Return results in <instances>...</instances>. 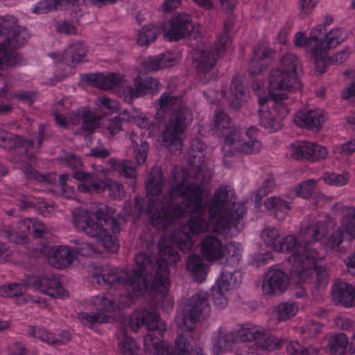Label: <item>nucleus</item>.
<instances>
[{"mask_svg": "<svg viewBox=\"0 0 355 355\" xmlns=\"http://www.w3.org/2000/svg\"><path fill=\"white\" fill-rule=\"evenodd\" d=\"M190 175L184 168L176 166L173 170V180L168 193L159 198L162 191L164 177L161 169L153 166L146 180L148 200L147 211L152 225L157 230H163L178 222L187 214L196 213L189 218L182 227V231L173 234L171 240L183 252L193 246L192 236L206 232H213L227 237L236 236V229L223 223L216 216L208 220L202 215L203 189L196 182H190Z\"/></svg>", "mask_w": 355, "mask_h": 355, "instance_id": "obj_1", "label": "nucleus"}, {"mask_svg": "<svg viewBox=\"0 0 355 355\" xmlns=\"http://www.w3.org/2000/svg\"><path fill=\"white\" fill-rule=\"evenodd\" d=\"M157 109L171 112L162 133V142L173 154H179L182 148L183 135L193 121V114L181 98L164 93L158 100Z\"/></svg>", "mask_w": 355, "mask_h": 355, "instance_id": "obj_2", "label": "nucleus"}, {"mask_svg": "<svg viewBox=\"0 0 355 355\" xmlns=\"http://www.w3.org/2000/svg\"><path fill=\"white\" fill-rule=\"evenodd\" d=\"M135 266L128 274L119 268H105L101 273L94 275V279L99 285L111 287H122L125 290H132L131 296H139L145 293L148 289V283L144 277L143 270L147 273L152 268L149 259L144 253H139L135 257Z\"/></svg>", "mask_w": 355, "mask_h": 355, "instance_id": "obj_3", "label": "nucleus"}, {"mask_svg": "<svg viewBox=\"0 0 355 355\" xmlns=\"http://www.w3.org/2000/svg\"><path fill=\"white\" fill-rule=\"evenodd\" d=\"M234 195L232 187L220 186L214 191L212 199L207 202V206L211 218L216 216L230 227L232 226L236 229V235L243 227L246 209L244 204L233 201Z\"/></svg>", "mask_w": 355, "mask_h": 355, "instance_id": "obj_4", "label": "nucleus"}, {"mask_svg": "<svg viewBox=\"0 0 355 355\" xmlns=\"http://www.w3.org/2000/svg\"><path fill=\"white\" fill-rule=\"evenodd\" d=\"M73 225L87 236L96 238L109 251L116 252L118 244L114 235L118 228L114 227L112 218H94V216L86 209H77L73 213Z\"/></svg>", "mask_w": 355, "mask_h": 355, "instance_id": "obj_5", "label": "nucleus"}, {"mask_svg": "<svg viewBox=\"0 0 355 355\" xmlns=\"http://www.w3.org/2000/svg\"><path fill=\"white\" fill-rule=\"evenodd\" d=\"M277 252L292 254L288 261L291 266V272L299 282H304L311 275V268L320 257L318 252L312 248L301 246V243L292 234L284 237L276 246Z\"/></svg>", "mask_w": 355, "mask_h": 355, "instance_id": "obj_6", "label": "nucleus"}, {"mask_svg": "<svg viewBox=\"0 0 355 355\" xmlns=\"http://www.w3.org/2000/svg\"><path fill=\"white\" fill-rule=\"evenodd\" d=\"M0 71L8 66L18 64L21 58L11 49L24 44L29 37L26 29L17 24L13 16L0 18Z\"/></svg>", "mask_w": 355, "mask_h": 355, "instance_id": "obj_7", "label": "nucleus"}, {"mask_svg": "<svg viewBox=\"0 0 355 355\" xmlns=\"http://www.w3.org/2000/svg\"><path fill=\"white\" fill-rule=\"evenodd\" d=\"M159 256L155 264L151 259L145 254L150 260L152 268L147 273L143 270L146 282L148 283V289L152 294H160L164 295L167 293L169 286L168 274L170 270L168 266L176 264L180 260L179 253L171 246H164L159 243Z\"/></svg>", "mask_w": 355, "mask_h": 355, "instance_id": "obj_8", "label": "nucleus"}, {"mask_svg": "<svg viewBox=\"0 0 355 355\" xmlns=\"http://www.w3.org/2000/svg\"><path fill=\"white\" fill-rule=\"evenodd\" d=\"M230 44V36L227 33H223L217 37L214 49L197 48L193 50V59L199 82L205 85L215 79L214 67L216 58L227 49Z\"/></svg>", "mask_w": 355, "mask_h": 355, "instance_id": "obj_9", "label": "nucleus"}, {"mask_svg": "<svg viewBox=\"0 0 355 355\" xmlns=\"http://www.w3.org/2000/svg\"><path fill=\"white\" fill-rule=\"evenodd\" d=\"M210 312L211 306L207 295L204 293H198L189 299L183 311L177 314L175 322L180 329L191 331L198 321L209 316Z\"/></svg>", "mask_w": 355, "mask_h": 355, "instance_id": "obj_10", "label": "nucleus"}, {"mask_svg": "<svg viewBox=\"0 0 355 355\" xmlns=\"http://www.w3.org/2000/svg\"><path fill=\"white\" fill-rule=\"evenodd\" d=\"M336 207L342 214L340 225L327 238L324 248L327 250L340 252L344 233L351 239L355 238V207L341 205H336Z\"/></svg>", "mask_w": 355, "mask_h": 355, "instance_id": "obj_11", "label": "nucleus"}, {"mask_svg": "<svg viewBox=\"0 0 355 355\" xmlns=\"http://www.w3.org/2000/svg\"><path fill=\"white\" fill-rule=\"evenodd\" d=\"M324 32V26L318 24L313 28L309 37L304 33L297 32L294 37V44L296 46H304L310 58L313 61L315 70L319 73H324V65L321 62V56L324 55V50L319 51L320 35Z\"/></svg>", "mask_w": 355, "mask_h": 355, "instance_id": "obj_12", "label": "nucleus"}, {"mask_svg": "<svg viewBox=\"0 0 355 355\" xmlns=\"http://www.w3.org/2000/svg\"><path fill=\"white\" fill-rule=\"evenodd\" d=\"M162 28L166 39L176 41L189 35L194 31L195 26L189 15L180 13L164 22Z\"/></svg>", "mask_w": 355, "mask_h": 355, "instance_id": "obj_13", "label": "nucleus"}, {"mask_svg": "<svg viewBox=\"0 0 355 355\" xmlns=\"http://www.w3.org/2000/svg\"><path fill=\"white\" fill-rule=\"evenodd\" d=\"M90 302L99 313H109L114 311L117 309H120L129 306L132 303V299L130 293L127 295L119 297L112 293L107 292L93 296L90 300Z\"/></svg>", "mask_w": 355, "mask_h": 355, "instance_id": "obj_14", "label": "nucleus"}, {"mask_svg": "<svg viewBox=\"0 0 355 355\" xmlns=\"http://www.w3.org/2000/svg\"><path fill=\"white\" fill-rule=\"evenodd\" d=\"M288 285L287 273L279 269H270L265 273L261 287L264 295L277 296L284 293Z\"/></svg>", "mask_w": 355, "mask_h": 355, "instance_id": "obj_15", "label": "nucleus"}, {"mask_svg": "<svg viewBox=\"0 0 355 355\" xmlns=\"http://www.w3.org/2000/svg\"><path fill=\"white\" fill-rule=\"evenodd\" d=\"M159 84V81L153 77L139 76L134 80V87L127 86L123 88L124 99L130 103L134 98L153 94L158 90Z\"/></svg>", "mask_w": 355, "mask_h": 355, "instance_id": "obj_16", "label": "nucleus"}, {"mask_svg": "<svg viewBox=\"0 0 355 355\" xmlns=\"http://www.w3.org/2000/svg\"><path fill=\"white\" fill-rule=\"evenodd\" d=\"M270 90H284L288 92L298 91L302 83L297 75L287 73L278 69L271 71L268 78Z\"/></svg>", "mask_w": 355, "mask_h": 355, "instance_id": "obj_17", "label": "nucleus"}, {"mask_svg": "<svg viewBox=\"0 0 355 355\" xmlns=\"http://www.w3.org/2000/svg\"><path fill=\"white\" fill-rule=\"evenodd\" d=\"M262 148V144L257 139H249L248 141L241 142L239 133L232 139H227L225 144L221 148V151L225 157H232L241 152L247 154H254L259 153Z\"/></svg>", "mask_w": 355, "mask_h": 355, "instance_id": "obj_18", "label": "nucleus"}, {"mask_svg": "<svg viewBox=\"0 0 355 355\" xmlns=\"http://www.w3.org/2000/svg\"><path fill=\"white\" fill-rule=\"evenodd\" d=\"M32 286L35 289L52 297L64 299L69 297V292L64 290L54 275L37 277Z\"/></svg>", "mask_w": 355, "mask_h": 355, "instance_id": "obj_19", "label": "nucleus"}, {"mask_svg": "<svg viewBox=\"0 0 355 355\" xmlns=\"http://www.w3.org/2000/svg\"><path fill=\"white\" fill-rule=\"evenodd\" d=\"M273 51L266 42H260L254 46L253 56L249 64V70L252 74H257L266 69L268 58L272 57Z\"/></svg>", "mask_w": 355, "mask_h": 355, "instance_id": "obj_20", "label": "nucleus"}, {"mask_svg": "<svg viewBox=\"0 0 355 355\" xmlns=\"http://www.w3.org/2000/svg\"><path fill=\"white\" fill-rule=\"evenodd\" d=\"M324 121V114L320 109L300 111L293 119V122L297 125L310 130H319Z\"/></svg>", "mask_w": 355, "mask_h": 355, "instance_id": "obj_21", "label": "nucleus"}, {"mask_svg": "<svg viewBox=\"0 0 355 355\" xmlns=\"http://www.w3.org/2000/svg\"><path fill=\"white\" fill-rule=\"evenodd\" d=\"M31 225L32 219L25 218L17 223L15 230L9 226H1L0 236L6 238L10 241L17 244L25 243L28 241V234L31 231Z\"/></svg>", "mask_w": 355, "mask_h": 355, "instance_id": "obj_22", "label": "nucleus"}, {"mask_svg": "<svg viewBox=\"0 0 355 355\" xmlns=\"http://www.w3.org/2000/svg\"><path fill=\"white\" fill-rule=\"evenodd\" d=\"M324 36V34L320 35L319 51L324 50V55L321 56V62L324 63L325 71L329 51L345 41L347 37V34L345 30L335 28L325 35L324 39H323Z\"/></svg>", "mask_w": 355, "mask_h": 355, "instance_id": "obj_23", "label": "nucleus"}, {"mask_svg": "<svg viewBox=\"0 0 355 355\" xmlns=\"http://www.w3.org/2000/svg\"><path fill=\"white\" fill-rule=\"evenodd\" d=\"M331 295L336 304L346 308L355 305V287L346 282H336L331 287Z\"/></svg>", "mask_w": 355, "mask_h": 355, "instance_id": "obj_24", "label": "nucleus"}, {"mask_svg": "<svg viewBox=\"0 0 355 355\" xmlns=\"http://www.w3.org/2000/svg\"><path fill=\"white\" fill-rule=\"evenodd\" d=\"M73 177L83 182L78 185V190L80 192L101 193L105 189V184L103 180L98 178L96 173H89L77 170L74 172Z\"/></svg>", "mask_w": 355, "mask_h": 355, "instance_id": "obj_25", "label": "nucleus"}, {"mask_svg": "<svg viewBox=\"0 0 355 355\" xmlns=\"http://www.w3.org/2000/svg\"><path fill=\"white\" fill-rule=\"evenodd\" d=\"M200 245L202 257L205 260L216 261L223 259V243L216 236H206Z\"/></svg>", "mask_w": 355, "mask_h": 355, "instance_id": "obj_26", "label": "nucleus"}, {"mask_svg": "<svg viewBox=\"0 0 355 355\" xmlns=\"http://www.w3.org/2000/svg\"><path fill=\"white\" fill-rule=\"evenodd\" d=\"M206 147V145L199 138L193 139L190 143L189 163L193 173L197 175L205 168L204 166V151Z\"/></svg>", "mask_w": 355, "mask_h": 355, "instance_id": "obj_27", "label": "nucleus"}, {"mask_svg": "<svg viewBox=\"0 0 355 355\" xmlns=\"http://www.w3.org/2000/svg\"><path fill=\"white\" fill-rule=\"evenodd\" d=\"M75 259V252L67 246H58L52 249L48 261L56 268H62L71 264Z\"/></svg>", "mask_w": 355, "mask_h": 355, "instance_id": "obj_28", "label": "nucleus"}, {"mask_svg": "<svg viewBox=\"0 0 355 355\" xmlns=\"http://www.w3.org/2000/svg\"><path fill=\"white\" fill-rule=\"evenodd\" d=\"M327 225L323 221L312 223L304 229H301L300 235L304 243H311L320 240L327 233Z\"/></svg>", "mask_w": 355, "mask_h": 355, "instance_id": "obj_29", "label": "nucleus"}, {"mask_svg": "<svg viewBox=\"0 0 355 355\" xmlns=\"http://www.w3.org/2000/svg\"><path fill=\"white\" fill-rule=\"evenodd\" d=\"M215 128L218 131L217 133L224 137V144L227 138L234 139L239 133L231 125L229 116L222 112H218L215 115Z\"/></svg>", "mask_w": 355, "mask_h": 355, "instance_id": "obj_30", "label": "nucleus"}, {"mask_svg": "<svg viewBox=\"0 0 355 355\" xmlns=\"http://www.w3.org/2000/svg\"><path fill=\"white\" fill-rule=\"evenodd\" d=\"M236 334L241 341L248 342L257 340L266 336V329L252 324L240 325L236 330Z\"/></svg>", "mask_w": 355, "mask_h": 355, "instance_id": "obj_31", "label": "nucleus"}, {"mask_svg": "<svg viewBox=\"0 0 355 355\" xmlns=\"http://www.w3.org/2000/svg\"><path fill=\"white\" fill-rule=\"evenodd\" d=\"M123 76L120 73H110L105 76L89 75L87 80L90 83L95 82L98 87L104 90L111 89L118 87L122 82Z\"/></svg>", "mask_w": 355, "mask_h": 355, "instance_id": "obj_32", "label": "nucleus"}, {"mask_svg": "<svg viewBox=\"0 0 355 355\" xmlns=\"http://www.w3.org/2000/svg\"><path fill=\"white\" fill-rule=\"evenodd\" d=\"M236 338L234 332L225 328L219 327L214 333L212 340L214 348L223 351L229 348Z\"/></svg>", "mask_w": 355, "mask_h": 355, "instance_id": "obj_33", "label": "nucleus"}, {"mask_svg": "<svg viewBox=\"0 0 355 355\" xmlns=\"http://www.w3.org/2000/svg\"><path fill=\"white\" fill-rule=\"evenodd\" d=\"M186 268L196 282H201L205 279V266L199 255L195 254L189 255L186 261Z\"/></svg>", "mask_w": 355, "mask_h": 355, "instance_id": "obj_34", "label": "nucleus"}, {"mask_svg": "<svg viewBox=\"0 0 355 355\" xmlns=\"http://www.w3.org/2000/svg\"><path fill=\"white\" fill-rule=\"evenodd\" d=\"M230 92L232 96L231 105L236 108L240 107L243 103L245 102L248 97V89L239 77L234 76L232 78Z\"/></svg>", "mask_w": 355, "mask_h": 355, "instance_id": "obj_35", "label": "nucleus"}, {"mask_svg": "<svg viewBox=\"0 0 355 355\" xmlns=\"http://www.w3.org/2000/svg\"><path fill=\"white\" fill-rule=\"evenodd\" d=\"M85 55V48L78 42L70 45L62 55V61L67 65H75L80 62Z\"/></svg>", "mask_w": 355, "mask_h": 355, "instance_id": "obj_36", "label": "nucleus"}, {"mask_svg": "<svg viewBox=\"0 0 355 355\" xmlns=\"http://www.w3.org/2000/svg\"><path fill=\"white\" fill-rule=\"evenodd\" d=\"M299 310L298 304L294 302H282L274 309V315L277 322L286 321L294 317Z\"/></svg>", "mask_w": 355, "mask_h": 355, "instance_id": "obj_37", "label": "nucleus"}, {"mask_svg": "<svg viewBox=\"0 0 355 355\" xmlns=\"http://www.w3.org/2000/svg\"><path fill=\"white\" fill-rule=\"evenodd\" d=\"M264 205L268 210L275 209V217L279 220L284 218L286 212L291 209L288 202L277 196L268 198L264 202Z\"/></svg>", "mask_w": 355, "mask_h": 355, "instance_id": "obj_38", "label": "nucleus"}, {"mask_svg": "<svg viewBox=\"0 0 355 355\" xmlns=\"http://www.w3.org/2000/svg\"><path fill=\"white\" fill-rule=\"evenodd\" d=\"M21 145H24L28 148L33 145V141L29 140L23 143V140L20 137L0 130V146L8 150H12Z\"/></svg>", "mask_w": 355, "mask_h": 355, "instance_id": "obj_39", "label": "nucleus"}, {"mask_svg": "<svg viewBox=\"0 0 355 355\" xmlns=\"http://www.w3.org/2000/svg\"><path fill=\"white\" fill-rule=\"evenodd\" d=\"M287 98L288 96L285 93L270 92V101L273 103L272 108L279 120L284 118L290 112L288 105L284 101Z\"/></svg>", "mask_w": 355, "mask_h": 355, "instance_id": "obj_40", "label": "nucleus"}, {"mask_svg": "<svg viewBox=\"0 0 355 355\" xmlns=\"http://www.w3.org/2000/svg\"><path fill=\"white\" fill-rule=\"evenodd\" d=\"M282 340L277 337L269 335L266 329V336L259 338L254 345L255 349L259 352H270L279 348L282 345Z\"/></svg>", "mask_w": 355, "mask_h": 355, "instance_id": "obj_41", "label": "nucleus"}, {"mask_svg": "<svg viewBox=\"0 0 355 355\" xmlns=\"http://www.w3.org/2000/svg\"><path fill=\"white\" fill-rule=\"evenodd\" d=\"M28 336L33 338H37L40 340L49 345L60 344L62 341L53 334L35 326H29L27 331Z\"/></svg>", "mask_w": 355, "mask_h": 355, "instance_id": "obj_42", "label": "nucleus"}, {"mask_svg": "<svg viewBox=\"0 0 355 355\" xmlns=\"http://www.w3.org/2000/svg\"><path fill=\"white\" fill-rule=\"evenodd\" d=\"M237 278L232 270L224 268L221 272L220 277L217 280L216 285L214 286L225 293L232 289L236 284Z\"/></svg>", "mask_w": 355, "mask_h": 355, "instance_id": "obj_43", "label": "nucleus"}, {"mask_svg": "<svg viewBox=\"0 0 355 355\" xmlns=\"http://www.w3.org/2000/svg\"><path fill=\"white\" fill-rule=\"evenodd\" d=\"M349 344L347 336L343 334H337L329 340V347L331 355H343Z\"/></svg>", "mask_w": 355, "mask_h": 355, "instance_id": "obj_44", "label": "nucleus"}, {"mask_svg": "<svg viewBox=\"0 0 355 355\" xmlns=\"http://www.w3.org/2000/svg\"><path fill=\"white\" fill-rule=\"evenodd\" d=\"M110 163L114 171H118L121 175L133 179L136 177L135 169L132 162L128 160L110 159Z\"/></svg>", "mask_w": 355, "mask_h": 355, "instance_id": "obj_45", "label": "nucleus"}, {"mask_svg": "<svg viewBox=\"0 0 355 355\" xmlns=\"http://www.w3.org/2000/svg\"><path fill=\"white\" fill-rule=\"evenodd\" d=\"M78 318L81 323L85 326L92 327L95 324L107 323L110 321V317L102 313H87L81 312L78 313Z\"/></svg>", "mask_w": 355, "mask_h": 355, "instance_id": "obj_46", "label": "nucleus"}, {"mask_svg": "<svg viewBox=\"0 0 355 355\" xmlns=\"http://www.w3.org/2000/svg\"><path fill=\"white\" fill-rule=\"evenodd\" d=\"M260 125L270 132L277 131L280 128V120L277 116L274 119L268 110H259Z\"/></svg>", "mask_w": 355, "mask_h": 355, "instance_id": "obj_47", "label": "nucleus"}, {"mask_svg": "<svg viewBox=\"0 0 355 355\" xmlns=\"http://www.w3.org/2000/svg\"><path fill=\"white\" fill-rule=\"evenodd\" d=\"M313 147V142L302 141L296 142L291 146V156L295 159H305L309 160V151Z\"/></svg>", "mask_w": 355, "mask_h": 355, "instance_id": "obj_48", "label": "nucleus"}, {"mask_svg": "<svg viewBox=\"0 0 355 355\" xmlns=\"http://www.w3.org/2000/svg\"><path fill=\"white\" fill-rule=\"evenodd\" d=\"M62 7V0H41L32 8V12L42 15Z\"/></svg>", "mask_w": 355, "mask_h": 355, "instance_id": "obj_49", "label": "nucleus"}, {"mask_svg": "<svg viewBox=\"0 0 355 355\" xmlns=\"http://www.w3.org/2000/svg\"><path fill=\"white\" fill-rule=\"evenodd\" d=\"M299 64L300 62L297 55L287 53L282 57L280 64L276 69L297 75V69Z\"/></svg>", "mask_w": 355, "mask_h": 355, "instance_id": "obj_50", "label": "nucleus"}, {"mask_svg": "<svg viewBox=\"0 0 355 355\" xmlns=\"http://www.w3.org/2000/svg\"><path fill=\"white\" fill-rule=\"evenodd\" d=\"M158 33V29L153 25L142 27L138 32V44L140 46L148 45L156 39Z\"/></svg>", "mask_w": 355, "mask_h": 355, "instance_id": "obj_51", "label": "nucleus"}, {"mask_svg": "<svg viewBox=\"0 0 355 355\" xmlns=\"http://www.w3.org/2000/svg\"><path fill=\"white\" fill-rule=\"evenodd\" d=\"M175 349L179 352V353H182L181 355H199L196 353V347H200L201 349L202 347L199 345H195L194 348L190 347V343L188 340L184 338L182 335L180 334L177 336L175 342ZM203 351V349H202ZM202 353H204L202 352ZM205 355V354H203ZM180 355V354H178Z\"/></svg>", "mask_w": 355, "mask_h": 355, "instance_id": "obj_52", "label": "nucleus"}, {"mask_svg": "<svg viewBox=\"0 0 355 355\" xmlns=\"http://www.w3.org/2000/svg\"><path fill=\"white\" fill-rule=\"evenodd\" d=\"M325 183L335 187H342L345 185L349 180V175L347 172L341 174H336L334 172H327L322 177Z\"/></svg>", "mask_w": 355, "mask_h": 355, "instance_id": "obj_53", "label": "nucleus"}, {"mask_svg": "<svg viewBox=\"0 0 355 355\" xmlns=\"http://www.w3.org/2000/svg\"><path fill=\"white\" fill-rule=\"evenodd\" d=\"M318 257L320 258L316 261L315 265L312 267L311 275L304 282L312 277L313 269L315 268L316 272V285L318 288H323L327 286L329 282V274L325 266H317L318 262L322 259V256L318 254Z\"/></svg>", "mask_w": 355, "mask_h": 355, "instance_id": "obj_54", "label": "nucleus"}, {"mask_svg": "<svg viewBox=\"0 0 355 355\" xmlns=\"http://www.w3.org/2000/svg\"><path fill=\"white\" fill-rule=\"evenodd\" d=\"M128 111L125 110L121 112L118 116L111 118L108 120L107 130L110 134L114 135L121 130L123 122H128L130 118L127 116Z\"/></svg>", "mask_w": 355, "mask_h": 355, "instance_id": "obj_55", "label": "nucleus"}, {"mask_svg": "<svg viewBox=\"0 0 355 355\" xmlns=\"http://www.w3.org/2000/svg\"><path fill=\"white\" fill-rule=\"evenodd\" d=\"M317 184V181L314 179H309L299 183L295 189L297 196L303 198H309L312 195Z\"/></svg>", "mask_w": 355, "mask_h": 355, "instance_id": "obj_56", "label": "nucleus"}, {"mask_svg": "<svg viewBox=\"0 0 355 355\" xmlns=\"http://www.w3.org/2000/svg\"><path fill=\"white\" fill-rule=\"evenodd\" d=\"M223 259H232L236 263H238L241 257L240 244L236 242L231 241L223 244Z\"/></svg>", "mask_w": 355, "mask_h": 355, "instance_id": "obj_57", "label": "nucleus"}, {"mask_svg": "<svg viewBox=\"0 0 355 355\" xmlns=\"http://www.w3.org/2000/svg\"><path fill=\"white\" fill-rule=\"evenodd\" d=\"M119 347L122 355H138L139 347L137 342L126 335L119 344Z\"/></svg>", "mask_w": 355, "mask_h": 355, "instance_id": "obj_58", "label": "nucleus"}, {"mask_svg": "<svg viewBox=\"0 0 355 355\" xmlns=\"http://www.w3.org/2000/svg\"><path fill=\"white\" fill-rule=\"evenodd\" d=\"M105 184V187L109 189V196L114 200H121L125 196V190L123 186L114 180L105 179L103 180Z\"/></svg>", "mask_w": 355, "mask_h": 355, "instance_id": "obj_59", "label": "nucleus"}, {"mask_svg": "<svg viewBox=\"0 0 355 355\" xmlns=\"http://www.w3.org/2000/svg\"><path fill=\"white\" fill-rule=\"evenodd\" d=\"M279 237V230L272 227H266L261 232V238L265 244L276 250V246L279 244L277 239Z\"/></svg>", "mask_w": 355, "mask_h": 355, "instance_id": "obj_60", "label": "nucleus"}, {"mask_svg": "<svg viewBox=\"0 0 355 355\" xmlns=\"http://www.w3.org/2000/svg\"><path fill=\"white\" fill-rule=\"evenodd\" d=\"M127 116L130 118L128 122H133L141 128L150 129L151 123L149 119L137 110L128 111Z\"/></svg>", "mask_w": 355, "mask_h": 355, "instance_id": "obj_61", "label": "nucleus"}, {"mask_svg": "<svg viewBox=\"0 0 355 355\" xmlns=\"http://www.w3.org/2000/svg\"><path fill=\"white\" fill-rule=\"evenodd\" d=\"M275 187V181L272 178H266L261 187L254 192V198L257 202L261 200L262 198L272 192Z\"/></svg>", "mask_w": 355, "mask_h": 355, "instance_id": "obj_62", "label": "nucleus"}, {"mask_svg": "<svg viewBox=\"0 0 355 355\" xmlns=\"http://www.w3.org/2000/svg\"><path fill=\"white\" fill-rule=\"evenodd\" d=\"M345 75L352 79V81L347 84L346 87L341 93V96L345 100L355 98V71L347 70L345 72Z\"/></svg>", "mask_w": 355, "mask_h": 355, "instance_id": "obj_63", "label": "nucleus"}, {"mask_svg": "<svg viewBox=\"0 0 355 355\" xmlns=\"http://www.w3.org/2000/svg\"><path fill=\"white\" fill-rule=\"evenodd\" d=\"M22 293L23 286L21 284H12L0 287V296L3 297H17Z\"/></svg>", "mask_w": 355, "mask_h": 355, "instance_id": "obj_64", "label": "nucleus"}]
</instances>
